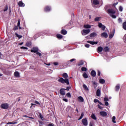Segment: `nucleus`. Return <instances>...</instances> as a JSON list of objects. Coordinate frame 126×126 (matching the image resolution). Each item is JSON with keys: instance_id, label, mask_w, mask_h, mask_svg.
Masks as SVG:
<instances>
[{"instance_id": "obj_52", "label": "nucleus", "mask_w": 126, "mask_h": 126, "mask_svg": "<svg viewBox=\"0 0 126 126\" xmlns=\"http://www.w3.org/2000/svg\"><path fill=\"white\" fill-rule=\"evenodd\" d=\"M85 46L86 48H89L90 47V45L89 44H86L85 45Z\"/></svg>"}, {"instance_id": "obj_41", "label": "nucleus", "mask_w": 126, "mask_h": 126, "mask_svg": "<svg viewBox=\"0 0 126 126\" xmlns=\"http://www.w3.org/2000/svg\"><path fill=\"white\" fill-rule=\"evenodd\" d=\"M7 9H8V7L6 5L4 7L3 11H7Z\"/></svg>"}, {"instance_id": "obj_19", "label": "nucleus", "mask_w": 126, "mask_h": 126, "mask_svg": "<svg viewBox=\"0 0 126 126\" xmlns=\"http://www.w3.org/2000/svg\"><path fill=\"white\" fill-rule=\"evenodd\" d=\"M60 94L61 95H65V92H64V90H63V89L60 90Z\"/></svg>"}, {"instance_id": "obj_38", "label": "nucleus", "mask_w": 126, "mask_h": 126, "mask_svg": "<svg viewBox=\"0 0 126 126\" xmlns=\"http://www.w3.org/2000/svg\"><path fill=\"white\" fill-rule=\"evenodd\" d=\"M66 96L67 97H68V98H71V94H70V93H67L66 94Z\"/></svg>"}, {"instance_id": "obj_8", "label": "nucleus", "mask_w": 126, "mask_h": 126, "mask_svg": "<svg viewBox=\"0 0 126 126\" xmlns=\"http://www.w3.org/2000/svg\"><path fill=\"white\" fill-rule=\"evenodd\" d=\"M39 51L38 47H33L32 49L31 50L32 53H37Z\"/></svg>"}, {"instance_id": "obj_49", "label": "nucleus", "mask_w": 126, "mask_h": 126, "mask_svg": "<svg viewBox=\"0 0 126 126\" xmlns=\"http://www.w3.org/2000/svg\"><path fill=\"white\" fill-rule=\"evenodd\" d=\"M20 26V20H19L17 23V27H19Z\"/></svg>"}, {"instance_id": "obj_58", "label": "nucleus", "mask_w": 126, "mask_h": 126, "mask_svg": "<svg viewBox=\"0 0 126 126\" xmlns=\"http://www.w3.org/2000/svg\"><path fill=\"white\" fill-rule=\"evenodd\" d=\"M63 101H64V102H68V100L66 98H63Z\"/></svg>"}, {"instance_id": "obj_9", "label": "nucleus", "mask_w": 126, "mask_h": 126, "mask_svg": "<svg viewBox=\"0 0 126 126\" xmlns=\"http://www.w3.org/2000/svg\"><path fill=\"white\" fill-rule=\"evenodd\" d=\"M115 35V30H113L112 32H110L109 33V39H112L114 35Z\"/></svg>"}, {"instance_id": "obj_63", "label": "nucleus", "mask_w": 126, "mask_h": 126, "mask_svg": "<svg viewBox=\"0 0 126 126\" xmlns=\"http://www.w3.org/2000/svg\"><path fill=\"white\" fill-rule=\"evenodd\" d=\"M40 119H41V120H42V121H43V116H42V115H40Z\"/></svg>"}, {"instance_id": "obj_57", "label": "nucleus", "mask_w": 126, "mask_h": 126, "mask_svg": "<svg viewBox=\"0 0 126 126\" xmlns=\"http://www.w3.org/2000/svg\"><path fill=\"white\" fill-rule=\"evenodd\" d=\"M105 106H109V102H108L107 101H105Z\"/></svg>"}, {"instance_id": "obj_44", "label": "nucleus", "mask_w": 126, "mask_h": 126, "mask_svg": "<svg viewBox=\"0 0 126 126\" xmlns=\"http://www.w3.org/2000/svg\"><path fill=\"white\" fill-rule=\"evenodd\" d=\"M110 16L112 17V18H114V19L117 18V16L114 15V14H112V15H111Z\"/></svg>"}, {"instance_id": "obj_5", "label": "nucleus", "mask_w": 126, "mask_h": 126, "mask_svg": "<svg viewBox=\"0 0 126 126\" xmlns=\"http://www.w3.org/2000/svg\"><path fill=\"white\" fill-rule=\"evenodd\" d=\"M9 105L7 103H3L1 105L2 109H8Z\"/></svg>"}, {"instance_id": "obj_32", "label": "nucleus", "mask_w": 126, "mask_h": 126, "mask_svg": "<svg viewBox=\"0 0 126 126\" xmlns=\"http://www.w3.org/2000/svg\"><path fill=\"white\" fill-rule=\"evenodd\" d=\"M84 27V28L89 29L91 27V26L90 25H85Z\"/></svg>"}, {"instance_id": "obj_40", "label": "nucleus", "mask_w": 126, "mask_h": 126, "mask_svg": "<svg viewBox=\"0 0 126 126\" xmlns=\"http://www.w3.org/2000/svg\"><path fill=\"white\" fill-rule=\"evenodd\" d=\"M74 61H75V59H71L69 61H68V64H69L70 63H72V62H74Z\"/></svg>"}, {"instance_id": "obj_7", "label": "nucleus", "mask_w": 126, "mask_h": 126, "mask_svg": "<svg viewBox=\"0 0 126 126\" xmlns=\"http://www.w3.org/2000/svg\"><path fill=\"white\" fill-rule=\"evenodd\" d=\"M51 9L52 8L50 6H47L44 8V11H45V12H49V11H51Z\"/></svg>"}, {"instance_id": "obj_14", "label": "nucleus", "mask_w": 126, "mask_h": 126, "mask_svg": "<svg viewBox=\"0 0 126 126\" xmlns=\"http://www.w3.org/2000/svg\"><path fill=\"white\" fill-rule=\"evenodd\" d=\"M87 42L89 43V44H91V45H97L98 44L97 41H88Z\"/></svg>"}, {"instance_id": "obj_64", "label": "nucleus", "mask_w": 126, "mask_h": 126, "mask_svg": "<svg viewBox=\"0 0 126 126\" xmlns=\"http://www.w3.org/2000/svg\"><path fill=\"white\" fill-rule=\"evenodd\" d=\"M89 126H93V124H92V123H90Z\"/></svg>"}, {"instance_id": "obj_15", "label": "nucleus", "mask_w": 126, "mask_h": 126, "mask_svg": "<svg viewBox=\"0 0 126 126\" xmlns=\"http://www.w3.org/2000/svg\"><path fill=\"white\" fill-rule=\"evenodd\" d=\"M91 74L92 76L95 77V76H96V71H95L94 70H93L91 72Z\"/></svg>"}, {"instance_id": "obj_13", "label": "nucleus", "mask_w": 126, "mask_h": 126, "mask_svg": "<svg viewBox=\"0 0 126 126\" xmlns=\"http://www.w3.org/2000/svg\"><path fill=\"white\" fill-rule=\"evenodd\" d=\"M78 100L79 102H81V103H82V102H84V99H83V97H82L81 96L78 97Z\"/></svg>"}, {"instance_id": "obj_34", "label": "nucleus", "mask_w": 126, "mask_h": 126, "mask_svg": "<svg viewBox=\"0 0 126 126\" xmlns=\"http://www.w3.org/2000/svg\"><path fill=\"white\" fill-rule=\"evenodd\" d=\"M84 63L83 62V61H80L79 63H78V66H80L81 65H82L83 64H84Z\"/></svg>"}, {"instance_id": "obj_16", "label": "nucleus", "mask_w": 126, "mask_h": 126, "mask_svg": "<svg viewBox=\"0 0 126 126\" xmlns=\"http://www.w3.org/2000/svg\"><path fill=\"white\" fill-rule=\"evenodd\" d=\"M100 95H101V90L98 89L96 91V96H97V97H99V96H100Z\"/></svg>"}, {"instance_id": "obj_2", "label": "nucleus", "mask_w": 126, "mask_h": 126, "mask_svg": "<svg viewBox=\"0 0 126 126\" xmlns=\"http://www.w3.org/2000/svg\"><path fill=\"white\" fill-rule=\"evenodd\" d=\"M107 12L110 16L112 15V14H115L116 13V11H115V10L112 9H109L108 10H107Z\"/></svg>"}, {"instance_id": "obj_50", "label": "nucleus", "mask_w": 126, "mask_h": 126, "mask_svg": "<svg viewBox=\"0 0 126 126\" xmlns=\"http://www.w3.org/2000/svg\"><path fill=\"white\" fill-rule=\"evenodd\" d=\"M124 41L125 43H126V34L124 35Z\"/></svg>"}, {"instance_id": "obj_26", "label": "nucleus", "mask_w": 126, "mask_h": 126, "mask_svg": "<svg viewBox=\"0 0 126 126\" xmlns=\"http://www.w3.org/2000/svg\"><path fill=\"white\" fill-rule=\"evenodd\" d=\"M116 91H119L120 90V85H117L115 87Z\"/></svg>"}, {"instance_id": "obj_48", "label": "nucleus", "mask_w": 126, "mask_h": 126, "mask_svg": "<svg viewBox=\"0 0 126 126\" xmlns=\"http://www.w3.org/2000/svg\"><path fill=\"white\" fill-rule=\"evenodd\" d=\"M21 49L22 50L25 49V50H28V48L25 47L24 46L21 47Z\"/></svg>"}, {"instance_id": "obj_31", "label": "nucleus", "mask_w": 126, "mask_h": 126, "mask_svg": "<svg viewBox=\"0 0 126 126\" xmlns=\"http://www.w3.org/2000/svg\"><path fill=\"white\" fill-rule=\"evenodd\" d=\"M100 19H101V17H97L95 18L94 21H95V22L100 21Z\"/></svg>"}, {"instance_id": "obj_6", "label": "nucleus", "mask_w": 126, "mask_h": 126, "mask_svg": "<svg viewBox=\"0 0 126 126\" xmlns=\"http://www.w3.org/2000/svg\"><path fill=\"white\" fill-rule=\"evenodd\" d=\"M98 27L99 28H101L102 30H105L106 29V26H104L102 23H98Z\"/></svg>"}, {"instance_id": "obj_25", "label": "nucleus", "mask_w": 126, "mask_h": 126, "mask_svg": "<svg viewBox=\"0 0 126 126\" xmlns=\"http://www.w3.org/2000/svg\"><path fill=\"white\" fill-rule=\"evenodd\" d=\"M14 76H16V77H19V72L17 71L15 72Z\"/></svg>"}, {"instance_id": "obj_10", "label": "nucleus", "mask_w": 126, "mask_h": 126, "mask_svg": "<svg viewBox=\"0 0 126 126\" xmlns=\"http://www.w3.org/2000/svg\"><path fill=\"white\" fill-rule=\"evenodd\" d=\"M18 5L20 7H24L25 6V4L22 2V1H19Z\"/></svg>"}, {"instance_id": "obj_33", "label": "nucleus", "mask_w": 126, "mask_h": 126, "mask_svg": "<svg viewBox=\"0 0 126 126\" xmlns=\"http://www.w3.org/2000/svg\"><path fill=\"white\" fill-rule=\"evenodd\" d=\"M83 117H84V113H82L81 115V116L80 117V118L78 119V120L79 121H80V120H81Z\"/></svg>"}, {"instance_id": "obj_60", "label": "nucleus", "mask_w": 126, "mask_h": 126, "mask_svg": "<svg viewBox=\"0 0 126 126\" xmlns=\"http://www.w3.org/2000/svg\"><path fill=\"white\" fill-rule=\"evenodd\" d=\"M54 65H58L59 63L58 62H55V63H54Z\"/></svg>"}, {"instance_id": "obj_24", "label": "nucleus", "mask_w": 126, "mask_h": 126, "mask_svg": "<svg viewBox=\"0 0 126 126\" xmlns=\"http://www.w3.org/2000/svg\"><path fill=\"white\" fill-rule=\"evenodd\" d=\"M83 87L85 89V90H87V91H88V90H89V89H88V87L85 84H84L83 85Z\"/></svg>"}, {"instance_id": "obj_29", "label": "nucleus", "mask_w": 126, "mask_h": 126, "mask_svg": "<svg viewBox=\"0 0 126 126\" xmlns=\"http://www.w3.org/2000/svg\"><path fill=\"white\" fill-rule=\"evenodd\" d=\"M16 124H17V122H8L7 123V125H15Z\"/></svg>"}, {"instance_id": "obj_45", "label": "nucleus", "mask_w": 126, "mask_h": 126, "mask_svg": "<svg viewBox=\"0 0 126 126\" xmlns=\"http://www.w3.org/2000/svg\"><path fill=\"white\" fill-rule=\"evenodd\" d=\"M122 21H123V20H122V18H119L118 19V23H122Z\"/></svg>"}, {"instance_id": "obj_47", "label": "nucleus", "mask_w": 126, "mask_h": 126, "mask_svg": "<svg viewBox=\"0 0 126 126\" xmlns=\"http://www.w3.org/2000/svg\"><path fill=\"white\" fill-rule=\"evenodd\" d=\"M16 36L18 37L19 39H21V38H22V35H19L18 34H16Z\"/></svg>"}, {"instance_id": "obj_21", "label": "nucleus", "mask_w": 126, "mask_h": 126, "mask_svg": "<svg viewBox=\"0 0 126 126\" xmlns=\"http://www.w3.org/2000/svg\"><path fill=\"white\" fill-rule=\"evenodd\" d=\"M91 117L92 118V119H93V120H97V118L96 117V116L95 115V114H93Z\"/></svg>"}, {"instance_id": "obj_36", "label": "nucleus", "mask_w": 126, "mask_h": 126, "mask_svg": "<svg viewBox=\"0 0 126 126\" xmlns=\"http://www.w3.org/2000/svg\"><path fill=\"white\" fill-rule=\"evenodd\" d=\"M13 30H14V31H16V30H18V27L17 26H14L13 28Z\"/></svg>"}, {"instance_id": "obj_23", "label": "nucleus", "mask_w": 126, "mask_h": 126, "mask_svg": "<svg viewBox=\"0 0 126 126\" xmlns=\"http://www.w3.org/2000/svg\"><path fill=\"white\" fill-rule=\"evenodd\" d=\"M97 51L98 52H101L102 51H103V47L99 46L97 48Z\"/></svg>"}, {"instance_id": "obj_4", "label": "nucleus", "mask_w": 126, "mask_h": 126, "mask_svg": "<svg viewBox=\"0 0 126 126\" xmlns=\"http://www.w3.org/2000/svg\"><path fill=\"white\" fill-rule=\"evenodd\" d=\"M90 33V30H83L82 32V34L83 36H85L87 34Z\"/></svg>"}, {"instance_id": "obj_43", "label": "nucleus", "mask_w": 126, "mask_h": 126, "mask_svg": "<svg viewBox=\"0 0 126 126\" xmlns=\"http://www.w3.org/2000/svg\"><path fill=\"white\" fill-rule=\"evenodd\" d=\"M93 83V85H94V86H96V87H97V83H96V82L95 81H93L92 82Z\"/></svg>"}, {"instance_id": "obj_28", "label": "nucleus", "mask_w": 126, "mask_h": 126, "mask_svg": "<svg viewBox=\"0 0 126 126\" xmlns=\"http://www.w3.org/2000/svg\"><path fill=\"white\" fill-rule=\"evenodd\" d=\"M83 76L84 78H88V75L86 73H84L83 74Z\"/></svg>"}, {"instance_id": "obj_56", "label": "nucleus", "mask_w": 126, "mask_h": 126, "mask_svg": "<svg viewBox=\"0 0 126 126\" xmlns=\"http://www.w3.org/2000/svg\"><path fill=\"white\" fill-rule=\"evenodd\" d=\"M34 103H35V104H37V105H40V102H38V101H34Z\"/></svg>"}, {"instance_id": "obj_27", "label": "nucleus", "mask_w": 126, "mask_h": 126, "mask_svg": "<svg viewBox=\"0 0 126 126\" xmlns=\"http://www.w3.org/2000/svg\"><path fill=\"white\" fill-rule=\"evenodd\" d=\"M99 82L101 84H104V83H105V80H104L103 79H99Z\"/></svg>"}, {"instance_id": "obj_11", "label": "nucleus", "mask_w": 126, "mask_h": 126, "mask_svg": "<svg viewBox=\"0 0 126 126\" xmlns=\"http://www.w3.org/2000/svg\"><path fill=\"white\" fill-rule=\"evenodd\" d=\"M99 114L102 117H106V116H107V112L105 111H100L99 112Z\"/></svg>"}, {"instance_id": "obj_30", "label": "nucleus", "mask_w": 126, "mask_h": 126, "mask_svg": "<svg viewBox=\"0 0 126 126\" xmlns=\"http://www.w3.org/2000/svg\"><path fill=\"white\" fill-rule=\"evenodd\" d=\"M112 123H113L114 124H116L117 123L116 122V117L115 116H113L112 117Z\"/></svg>"}, {"instance_id": "obj_35", "label": "nucleus", "mask_w": 126, "mask_h": 126, "mask_svg": "<svg viewBox=\"0 0 126 126\" xmlns=\"http://www.w3.org/2000/svg\"><path fill=\"white\" fill-rule=\"evenodd\" d=\"M123 26L124 29L125 30H126V22H125L124 23H123Z\"/></svg>"}, {"instance_id": "obj_54", "label": "nucleus", "mask_w": 126, "mask_h": 126, "mask_svg": "<svg viewBox=\"0 0 126 126\" xmlns=\"http://www.w3.org/2000/svg\"><path fill=\"white\" fill-rule=\"evenodd\" d=\"M98 108H99V109H100V110H103V107L102 106H101L100 105H98Z\"/></svg>"}, {"instance_id": "obj_59", "label": "nucleus", "mask_w": 126, "mask_h": 126, "mask_svg": "<svg viewBox=\"0 0 126 126\" xmlns=\"http://www.w3.org/2000/svg\"><path fill=\"white\" fill-rule=\"evenodd\" d=\"M48 126H55V124L52 123L48 125Z\"/></svg>"}, {"instance_id": "obj_22", "label": "nucleus", "mask_w": 126, "mask_h": 126, "mask_svg": "<svg viewBox=\"0 0 126 126\" xmlns=\"http://www.w3.org/2000/svg\"><path fill=\"white\" fill-rule=\"evenodd\" d=\"M93 3L94 4L97 5V4H99V1L98 0H94Z\"/></svg>"}, {"instance_id": "obj_3", "label": "nucleus", "mask_w": 126, "mask_h": 126, "mask_svg": "<svg viewBox=\"0 0 126 126\" xmlns=\"http://www.w3.org/2000/svg\"><path fill=\"white\" fill-rule=\"evenodd\" d=\"M82 123L84 126H88V121H87V118H84L82 120Z\"/></svg>"}, {"instance_id": "obj_17", "label": "nucleus", "mask_w": 126, "mask_h": 126, "mask_svg": "<svg viewBox=\"0 0 126 126\" xmlns=\"http://www.w3.org/2000/svg\"><path fill=\"white\" fill-rule=\"evenodd\" d=\"M94 103H98V104H99L100 105H103V103H102V102H100V101L99 100H98L97 99H94Z\"/></svg>"}, {"instance_id": "obj_46", "label": "nucleus", "mask_w": 126, "mask_h": 126, "mask_svg": "<svg viewBox=\"0 0 126 126\" xmlns=\"http://www.w3.org/2000/svg\"><path fill=\"white\" fill-rule=\"evenodd\" d=\"M104 100L105 101V102L107 101H109V98H108V97L105 96L104 97Z\"/></svg>"}, {"instance_id": "obj_55", "label": "nucleus", "mask_w": 126, "mask_h": 126, "mask_svg": "<svg viewBox=\"0 0 126 126\" xmlns=\"http://www.w3.org/2000/svg\"><path fill=\"white\" fill-rule=\"evenodd\" d=\"M36 55H38V56H39V57H41V56H42V54H41V53L40 52H36Z\"/></svg>"}, {"instance_id": "obj_39", "label": "nucleus", "mask_w": 126, "mask_h": 126, "mask_svg": "<svg viewBox=\"0 0 126 126\" xmlns=\"http://www.w3.org/2000/svg\"><path fill=\"white\" fill-rule=\"evenodd\" d=\"M81 70L82 71H86V70H87V68H86V67H82L81 68Z\"/></svg>"}, {"instance_id": "obj_61", "label": "nucleus", "mask_w": 126, "mask_h": 126, "mask_svg": "<svg viewBox=\"0 0 126 126\" xmlns=\"http://www.w3.org/2000/svg\"><path fill=\"white\" fill-rule=\"evenodd\" d=\"M100 75H101V72H100V71L98 70L97 75H98V76H100Z\"/></svg>"}, {"instance_id": "obj_51", "label": "nucleus", "mask_w": 126, "mask_h": 126, "mask_svg": "<svg viewBox=\"0 0 126 126\" xmlns=\"http://www.w3.org/2000/svg\"><path fill=\"white\" fill-rule=\"evenodd\" d=\"M123 7L122 6H120L119 7V10H120V11H123Z\"/></svg>"}, {"instance_id": "obj_12", "label": "nucleus", "mask_w": 126, "mask_h": 126, "mask_svg": "<svg viewBox=\"0 0 126 126\" xmlns=\"http://www.w3.org/2000/svg\"><path fill=\"white\" fill-rule=\"evenodd\" d=\"M101 36L104 38H108V33H107V32H102L101 34Z\"/></svg>"}, {"instance_id": "obj_42", "label": "nucleus", "mask_w": 126, "mask_h": 126, "mask_svg": "<svg viewBox=\"0 0 126 126\" xmlns=\"http://www.w3.org/2000/svg\"><path fill=\"white\" fill-rule=\"evenodd\" d=\"M104 52H109V48L108 47L104 48Z\"/></svg>"}, {"instance_id": "obj_20", "label": "nucleus", "mask_w": 126, "mask_h": 126, "mask_svg": "<svg viewBox=\"0 0 126 126\" xmlns=\"http://www.w3.org/2000/svg\"><path fill=\"white\" fill-rule=\"evenodd\" d=\"M61 33L62 34H63V35H66L67 32L65 30H62L61 31Z\"/></svg>"}, {"instance_id": "obj_1", "label": "nucleus", "mask_w": 126, "mask_h": 126, "mask_svg": "<svg viewBox=\"0 0 126 126\" xmlns=\"http://www.w3.org/2000/svg\"><path fill=\"white\" fill-rule=\"evenodd\" d=\"M63 77L61 78L59 77V79L58 80L59 82H61V83H63V84H64V83H66L67 85H69V81L68 80V79L67 78L68 77V75H67V73H64L63 74Z\"/></svg>"}, {"instance_id": "obj_18", "label": "nucleus", "mask_w": 126, "mask_h": 126, "mask_svg": "<svg viewBox=\"0 0 126 126\" xmlns=\"http://www.w3.org/2000/svg\"><path fill=\"white\" fill-rule=\"evenodd\" d=\"M96 36H97V33L96 32H93L90 34L91 38L96 37Z\"/></svg>"}, {"instance_id": "obj_37", "label": "nucleus", "mask_w": 126, "mask_h": 126, "mask_svg": "<svg viewBox=\"0 0 126 126\" xmlns=\"http://www.w3.org/2000/svg\"><path fill=\"white\" fill-rule=\"evenodd\" d=\"M57 37L58 39H62L63 38V36L61 34H57Z\"/></svg>"}, {"instance_id": "obj_53", "label": "nucleus", "mask_w": 126, "mask_h": 126, "mask_svg": "<svg viewBox=\"0 0 126 126\" xmlns=\"http://www.w3.org/2000/svg\"><path fill=\"white\" fill-rule=\"evenodd\" d=\"M26 45L28 46V47H30V46H31V43H29V42H28L26 43Z\"/></svg>"}, {"instance_id": "obj_62", "label": "nucleus", "mask_w": 126, "mask_h": 126, "mask_svg": "<svg viewBox=\"0 0 126 126\" xmlns=\"http://www.w3.org/2000/svg\"><path fill=\"white\" fill-rule=\"evenodd\" d=\"M39 34H37L36 35H34V38H37V37H39Z\"/></svg>"}]
</instances>
